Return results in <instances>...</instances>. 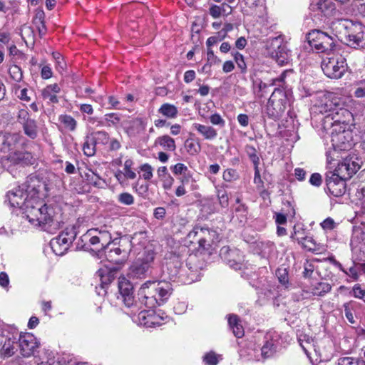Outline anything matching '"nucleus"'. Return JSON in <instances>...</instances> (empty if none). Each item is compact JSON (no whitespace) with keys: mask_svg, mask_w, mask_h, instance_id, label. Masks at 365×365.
<instances>
[{"mask_svg":"<svg viewBox=\"0 0 365 365\" xmlns=\"http://www.w3.org/2000/svg\"><path fill=\"white\" fill-rule=\"evenodd\" d=\"M324 73L330 78H340L345 73L347 67L344 58H326L321 65Z\"/></svg>","mask_w":365,"mask_h":365,"instance_id":"1a4fd4ad","label":"nucleus"},{"mask_svg":"<svg viewBox=\"0 0 365 365\" xmlns=\"http://www.w3.org/2000/svg\"><path fill=\"white\" fill-rule=\"evenodd\" d=\"M209 13L214 19H217L222 15V7L217 5H212L209 9Z\"/></svg>","mask_w":365,"mask_h":365,"instance_id":"338daca9","label":"nucleus"},{"mask_svg":"<svg viewBox=\"0 0 365 365\" xmlns=\"http://www.w3.org/2000/svg\"><path fill=\"white\" fill-rule=\"evenodd\" d=\"M344 43L347 46L358 48L365 46V26L358 22H353Z\"/></svg>","mask_w":365,"mask_h":365,"instance_id":"ddd939ff","label":"nucleus"},{"mask_svg":"<svg viewBox=\"0 0 365 365\" xmlns=\"http://www.w3.org/2000/svg\"><path fill=\"white\" fill-rule=\"evenodd\" d=\"M138 320L140 324L146 327H155L160 326L163 318L160 314L154 312L151 309L142 310L138 313Z\"/></svg>","mask_w":365,"mask_h":365,"instance_id":"412c9836","label":"nucleus"},{"mask_svg":"<svg viewBox=\"0 0 365 365\" xmlns=\"http://www.w3.org/2000/svg\"><path fill=\"white\" fill-rule=\"evenodd\" d=\"M118 290L120 299L128 307H131L134 302L133 287L124 276L118 278Z\"/></svg>","mask_w":365,"mask_h":365,"instance_id":"6ab92c4d","label":"nucleus"},{"mask_svg":"<svg viewBox=\"0 0 365 365\" xmlns=\"http://www.w3.org/2000/svg\"><path fill=\"white\" fill-rule=\"evenodd\" d=\"M184 269H180L177 264L170 262L167 264L165 269H163V279L168 282H175L180 278Z\"/></svg>","mask_w":365,"mask_h":365,"instance_id":"cd10ccee","label":"nucleus"},{"mask_svg":"<svg viewBox=\"0 0 365 365\" xmlns=\"http://www.w3.org/2000/svg\"><path fill=\"white\" fill-rule=\"evenodd\" d=\"M185 241L189 245L197 244L199 250L208 251L220 238L217 231L197 226L187 234Z\"/></svg>","mask_w":365,"mask_h":365,"instance_id":"7ed1b4c3","label":"nucleus"},{"mask_svg":"<svg viewBox=\"0 0 365 365\" xmlns=\"http://www.w3.org/2000/svg\"><path fill=\"white\" fill-rule=\"evenodd\" d=\"M353 235L355 237L359 238L365 245V222H362L353 230Z\"/></svg>","mask_w":365,"mask_h":365,"instance_id":"09e8293b","label":"nucleus"},{"mask_svg":"<svg viewBox=\"0 0 365 365\" xmlns=\"http://www.w3.org/2000/svg\"><path fill=\"white\" fill-rule=\"evenodd\" d=\"M119 247H112L109 251L105 250L106 257L110 262L122 266L127 261L130 252L131 242L128 238L120 239L118 242Z\"/></svg>","mask_w":365,"mask_h":365,"instance_id":"6e6552de","label":"nucleus"},{"mask_svg":"<svg viewBox=\"0 0 365 365\" xmlns=\"http://www.w3.org/2000/svg\"><path fill=\"white\" fill-rule=\"evenodd\" d=\"M359 168V164L354 160L353 158L346 157L341 163L338 164L337 168L334 172L339 175L341 178L349 180Z\"/></svg>","mask_w":365,"mask_h":365,"instance_id":"a211bd4d","label":"nucleus"},{"mask_svg":"<svg viewBox=\"0 0 365 365\" xmlns=\"http://www.w3.org/2000/svg\"><path fill=\"white\" fill-rule=\"evenodd\" d=\"M203 361L207 365H217L218 363L217 355L215 352L210 351L204 356Z\"/></svg>","mask_w":365,"mask_h":365,"instance_id":"13d9d810","label":"nucleus"},{"mask_svg":"<svg viewBox=\"0 0 365 365\" xmlns=\"http://www.w3.org/2000/svg\"><path fill=\"white\" fill-rule=\"evenodd\" d=\"M220 255L230 267L236 270L241 269L242 260L238 250H231L229 247L225 246L221 248Z\"/></svg>","mask_w":365,"mask_h":365,"instance_id":"aec40b11","label":"nucleus"},{"mask_svg":"<svg viewBox=\"0 0 365 365\" xmlns=\"http://www.w3.org/2000/svg\"><path fill=\"white\" fill-rule=\"evenodd\" d=\"M155 143L159 144L167 150L174 151L176 149L175 140L168 135L158 137L155 140Z\"/></svg>","mask_w":365,"mask_h":365,"instance_id":"f704fd0d","label":"nucleus"},{"mask_svg":"<svg viewBox=\"0 0 365 365\" xmlns=\"http://www.w3.org/2000/svg\"><path fill=\"white\" fill-rule=\"evenodd\" d=\"M86 177L88 182L95 187H102L103 185L105 183L101 178L92 170H90L89 173H86Z\"/></svg>","mask_w":365,"mask_h":365,"instance_id":"79ce46f5","label":"nucleus"},{"mask_svg":"<svg viewBox=\"0 0 365 365\" xmlns=\"http://www.w3.org/2000/svg\"><path fill=\"white\" fill-rule=\"evenodd\" d=\"M338 365H363V360L352 357H344L339 359Z\"/></svg>","mask_w":365,"mask_h":365,"instance_id":"6e6d98bb","label":"nucleus"},{"mask_svg":"<svg viewBox=\"0 0 365 365\" xmlns=\"http://www.w3.org/2000/svg\"><path fill=\"white\" fill-rule=\"evenodd\" d=\"M276 351V347L272 341H267L261 349L262 356L264 358L272 356Z\"/></svg>","mask_w":365,"mask_h":365,"instance_id":"c03bdc74","label":"nucleus"},{"mask_svg":"<svg viewBox=\"0 0 365 365\" xmlns=\"http://www.w3.org/2000/svg\"><path fill=\"white\" fill-rule=\"evenodd\" d=\"M228 324L230 329H232V332L236 337L241 338L244 336V329L237 315H228Z\"/></svg>","mask_w":365,"mask_h":365,"instance_id":"7c9ffc66","label":"nucleus"},{"mask_svg":"<svg viewBox=\"0 0 365 365\" xmlns=\"http://www.w3.org/2000/svg\"><path fill=\"white\" fill-rule=\"evenodd\" d=\"M9 73L11 78L16 82H19L22 79V71L21 68L16 65L10 66L9 69Z\"/></svg>","mask_w":365,"mask_h":365,"instance_id":"49530a36","label":"nucleus"},{"mask_svg":"<svg viewBox=\"0 0 365 365\" xmlns=\"http://www.w3.org/2000/svg\"><path fill=\"white\" fill-rule=\"evenodd\" d=\"M239 178V174L235 169L228 168L223 172L222 178L226 182H231L237 180Z\"/></svg>","mask_w":365,"mask_h":365,"instance_id":"a18cd8bd","label":"nucleus"},{"mask_svg":"<svg viewBox=\"0 0 365 365\" xmlns=\"http://www.w3.org/2000/svg\"><path fill=\"white\" fill-rule=\"evenodd\" d=\"M158 112L168 118H175L178 114V108L173 104L166 103L161 105Z\"/></svg>","mask_w":365,"mask_h":365,"instance_id":"473e14b6","label":"nucleus"},{"mask_svg":"<svg viewBox=\"0 0 365 365\" xmlns=\"http://www.w3.org/2000/svg\"><path fill=\"white\" fill-rule=\"evenodd\" d=\"M331 289V286L328 282H317L310 287L311 293L314 296L323 297L329 293Z\"/></svg>","mask_w":365,"mask_h":365,"instance_id":"2f4dec72","label":"nucleus"},{"mask_svg":"<svg viewBox=\"0 0 365 365\" xmlns=\"http://www.w3.org/2000/svg\"><path fill=\"white\" fill-rule=\"evenodd\" d=\"M192 128L196 130L205 140H212L217 135V130L212 126L194 123Z\"/></svg>","mask_w":365,"mask_h":365,"instance_id":"c756f323","label":"nucleus"},{"mask_svg":"<svg viewBox=\"0 0 365 365\" xmlns=\"http://www.w3.org/2000/svg\"><path fill=\"white\" fill-rule=\"evenodd\" d=\"M210 121L214 125H218L223 128L225 125V121L218 113H214L210 116Z\"/></svg>","mask_w":365,"mask_h":365,"instance_id":"052dcab7","label":"nucleus"},{"mask_svg":"<svg viewBox=\"0 0 365 365\" xmlns=\"http://www.w3.org/2000/svg\"><path fill=\"white\" fill-rule=\"evenodd\" d=\"M331 124V141L334 150H345L349 149L352 145L350 132L338 124Z\"/></svg>","mask_w":365,"mask_h":365,"instance_id":"9b49d317","label":"nucleus"},{"mask_svg":"<svg viewBox=\"0 0 365 365\" xmlns=\"http://www.w3.org/2000/svg\"><path fill=\"white\" fill-rule=\"evenodd\" d=\"M170 169L175 175L185 174V172L187 171V167L183 163H177L172 166Z\"/></svg>","mask_w":365,"mask_h":365,"instance_id":"0e129e2a","label":"nucleus"},{"mask_svg":"<svg viewBox=\"0 0 365 365\" xmlns=\"http://www.w3.org/2000/svg\"><path fill=\"white\" fill-rule=\"evenodd\" d=\"M352 24L353 21L347 19H337L331 22L330 28L334 33V36L344 42Z\"/></svg>","mask_w":365,"mask_h":365,"instance_id":"5701e85b","label":"nucleus"},{"mask_svg":"<svg viewBox=\"0 0 365 365\" xmlns=\"http://www.w3.org/2000/svg\"><path fill=\"white\" fill-rule=\"evenodd\" d=\"M51 355V353L48 354L46 361H42L41 363H38V365H88L86 363L83 362L74 363L56 360L55 357Z\"/></svg>","mask_w":365,"mask_h":365,"instance_id":"58836bf2","label":"nucleus"},{"mask_svg":"<svg viewBox=\"0 0 365 365\" xmlns=\"http://www.w3.org/2000/svg\"><path fill=\"white\" fill-rule=\"evenodd\" d=\"M276 275L282 284L287 285L288 284V273L286 269H278L276 272Z\"/></svg>","mask_w":365,"mask_h":365,"instance_id":"680f3d73","label":"nucleus"},{"mask_svg":"<svg viewBox=\"0 0 365 365\" xmlns=\"http://www.w3.org/2000/svg\"><path fill=\"white\" fill-rule=\"evenodd\" d=\"M118 200L123 205H130L134 202V197L128 192H123L118 195Z\"/></svg>","mask_w":365,"mask_h":365,"instance_id":"864d4df0","label":"nucleus"},{"mask_svg":"<svg viewBox=\"0 0 365 365\" xmlns=\"http://www.w3.org/2000/svg\"><path fill=\"white\" fill-rule=\"evenodd\" d=\"M245 150H246V153H247V155L249 156L250 160L254 164V166L259 165V158L257 154L256 149L252 145H247Z\"/></svg>","mask_w":365,"mask_h":365,"instance_id":"3c124183","label":"nucleus"},{"mask_svg":"<svg viewBox=\"0 0 365 365\" xmlns=\"http://www.w3.org/2000/svg\"><path fill=\"white\" fill-rule=\"evenodd\" d=\"M76 237L74 227H68L50 242L51 249L56 255L61 256L68 250Z\"/></svg>","mask_w":365,"mask_h":365,"instance_id":"9d476101","label":"nucleus"},{"mask_svg":"<svg viewBox=\"0 0 365 365\" xmlns=\"http://www.w3.org/2000/svg\"><path fill=\"white\" fill-rule=\"evenodd\" d=\"M17 346L19 347L21 355L24 357L31 356L38 347L36 337L30 333L17 334Z\"/></svg>","mask_w":365,"mask_h":365,"instance_id":"f3484780","label":"nucleus"},{"mask_svg":"<svg viewBox=\"0 0 365 365\" xmlns=\"http://www.w3.org/2000/svg\"><path fill=\"white\" fill-rule=\"evenodd\" d=\"M163 182V187L165 190H170L174 182V178L169 174L168 175H165L164 178L160 179Z\"/></svg>","mask_w":365,"mask_h":365,"instance_id":"69168bd1","label":"nucleus"},{"mask_svg":"<svg viewBox=\"0 0 365 365\" xmlns=\"http://www.w3.org/2000/svg\"><path fill=\"white\" fill-rule=\"evenodd\" d=\"M299 342L304 353L309 356L310 351L313 349L316 351L315 344L314 342V339L312 336L308 335H301L299 338Z\"/></svg>","mask_w":365,"mask_h":365,"instance_id":"72a5a7b5","label":"nucleus"},{"mask_svg":"<svg viewBox=\"0 0 365 365\" xmlns=\"http://www.w3.org/2000/svg\"><path fill=\"white\" fill-rule=\"evenodd\" d=\"M232 55L233 56L237 66L241 70V72L245 73L247 71V65L245 63L244 56L238 51L232 52Z\"/></svg>","mask_w":365,"mask_h":365,"instance_id":"de8ad7c7","label":"nucleus"},{"mask_svg":"<svg viewBox=\"0 0 365 365\" xmlns=\"http://www.w3.org/2000/svg\"><path fill=\"white\" fill-rule=\"evenodd\" d=\"M155 290L157 296L158 306H160L170 296L173 287L169 282L163 279L155 282Z\"/></svg>","mask_w":365,"mask_h":365,"instance_id":"393cba45","label":"nucleus"},{"mask_svg":"<svg viewBox=\"0 0 365 365\" xmlns=\"http://www.w3.org/2000/svg\"><path fill=\"white\" fill-rule=\"evenodd\" d=\"M307 41L312 48L318 53H328L335 46L334 38L320 30H312L307 36Z\"/></svg>","mask_w":365,"mask_h":365,"instance_id":"0eeeda50","label":"nucleus"},{"mask_svg":"<svg viewBox=\"0 0 365 365\" xmlns=\"http://www.w3.org/2000/svg\"><path fill=\"white\" fill-rule=\"evenodd\" d=\"M155 253L151 246H146L135 262L130 267L128 275L132 279H143L148 275Z\"/></svg>","mask_w":365,"mask_h":365,"instance_id":"39448f33","label":"nucleus"},{"mask_svg":"<svg viewBox=\"0 0 365 365\" xmlns=\"http://www.w3.org/2000/svg\"><path fill=\"white\" fill-rule=\"evenodd\" d=\"M17 351V333L0 331V358L5 359Z\"/></svg>","mask_w":365,"mask_h":365,"instance_id":"f8f14e48","label":"nucleus"},{"mask_svg":"<svg viewBox=\"0 0 365 365\" xmlns=\"http://www.w3.org/2000/svg\"><path fill=\"white\" fill-rule=\"evenodd\" d=\"M140 171L143 173L142 176L145 180H149L153 178V169L150 164L145 163L140 167Z\"/></svg>","mask_w":365,"mask_h":365,"instance_id":"603ef678","label":"nucleus"},{"mask_svg":"<svg viewBox=\"0 0 365 365\" xmlns=\"http://www.w3.org/2000/svg\"><path fill=\"white\" fill-rule=\"evenodd\" d=\"M145 130V123L142 118H137L129 122L126 133L130 138H135L143 134Z\"/></svg>","mask_w":365,"mask_h":365,"instance_id":"bb28decb","label":"nucleus"},{"mask_svg":"<svg viewBox=\"0 0 365 365\" xmlns=\"http://www.w3.org/2000/svg\"><path fill=\"white\" fill-rule=\"evenodd\" d=\"M356 88L354 91V96L356 98L365 97V79L356 82Z\"/></svg>","mask_w":365,"mask_h":365,"instance_id":"4d7b16f0","label":"nucleus"},{"mask_svg":"<svg viewBox=\"0 0 365 365\" xmlns=\"http://www.w3.org/2000/svg\"><path fill=\"white\" fill-rule=\"evenodd\" d=\"M96 277L99 278L101 284L107 285L110 284V279L108 276V266L101 267L96 273Z\"/></svg>","mask_w":365,"mask_h":365,"instance_id":"37998d69","label":"nucleus"},{"mask_svg":"<svg viewBox=\"0 0 365 365\" xmlns=\"http://www.w3.org/2000/svg\"><path fill=\"white\" fill-rule=\"evenodd\" d=\"M93 139L96 144L106 145L109 143L110 136L104 130H98L92 133Z\"/></svg>","mask_w":365,"mask_h":365,"instance_id":"a19ab883","label":"nucleus"},{"mask_svg":"<svg viewBox=\"0 0 365 365\" xmlns=\"http://www.w3.org/2000/svg\"><path fill=\"white\" fill-rule=\"evenodd\" d=\"M314 270V266L313 263L309 260H307L304 264V272L303 276L304 277H310Z\"/></svg>","mask_w":365,"mask_h":365,"instance_id":"e2e57ef3","label":"nucleus"},{"mask_svg":"<svg viewBox=\"0 0 365 365\" xmlns=\"http://www.w3.org/2000/svg\"><path fill=\"white\" fill-rule=\"evenodd\" d=\"M58 120L62 123L64 128L70 131H75L77 127V121L69 115H61L58 118Z\"/></svg>","mask_w":365,"mask_h":365,"instance_id":"e433bc0d","label":"nucleus"},{"mask_svg":"<svg viewBox=\"0 0 365 365\" xmlns=\"http://www.w3.org/2000/svg\"><path fill=\"white\" fill-rule=\"evenodd\" d=\"M41 185L38 178L30 175L21 186L7 192L6 202L12 207L23 210L24 217L31 225L41 226L48 232L55 233L63 222L53 209L41 200L38 192Z\"/></svg>","mask_w":365,"mask_h":365,"instance_id":"f257e3e1","label":"nucleus"},{"mask_svg":"<svg viewBox=\"0 0 365 365\" xmlns=\"http://www.w3.org/2000/svg\"><path fill=\"white\" fill-rule=\"evenodd\" d=\"M6 160L14 165H27L33 164L34 159L29 152L14 151L9 153L6 156Z\"/></svg>","mask_w":365,"mask_h":365,"instance_id":"b1692460","label":"nucleus"},{"mask_svg":"<svg viewBox=\"0 0 365 365\" xmlns=\"http://www.w3.org/2000/svg\"><path fill=\"white\" fill-rule=\"evenodd\" d=\"M287 104L286 93L282 89L275 88L267 102L264 113L269 118L278 119L284 113Z\"/></svg>","mask_w":365,"mask_h":365,"instance_id":"423d86ee","label":"nucleus"},{"mask_svg":"<svg viewBox=\"0 0 365 365\" xmlns=\"http://www.w3.org/2000/svg\"><path fill=\"white\" fill-rule=\"evenodd\" d=\"M96 145L94 140L89 136L86 137L85 142L83 145V150L86 155L88 157L93 156L96 153Z\"/></svg>","mask_w":365,"mask_h":365,"instance_id":"ea45409f","label":"nucleus"},{"mask_svg":"<svg viewBox=\"0 0 365 365\" xmlns=\"http://www.w3.org/2000/svg\"><path fill=\"white\" fill-rule=\"evenodd\" d=\"M17 122L21 125L24 134L31 139L38 136V125L36 121L31 118L30 113L26 109H21L17 115Z\"/></svg>","mask_w":365,"mask_h":365,"instance_id":"2eb2a0df","label":"nucleus"},{"mask_svg":"<svg viewBox=\"0 0 365 365\" xmlns=\"http://www.w3.org/2000/svg\"><path fill=\"white\" fill-rule=\"evenodd\" d=\"M155 282L147 281L138 290V297L141 304L145 307L153 309L158 306L155 293Z\"/></svg>","mask_w":365,"mask_h":365,"instance_id":"4468645a","label":"nucleus"},{"mask_svg":"<svg viewBox=\"0 0 365 365\" xmlns=\"http://www.w3.org/2000/svg\"><path fill=\"white\" fill-rule=\"evenodd\" d=\"M335 4L331 0H313L310 4L312 11L320 13L324 16H330L335 11Z\"/></svg>","mask_w":365,"mask_h":365,"instance_id":"a878e982","label":"nucleus"},{"mask_svg":"<svg viewBox=\"0 0 365 365\" xmlns=\"http://www.w3.org/2000/svg\"><path fill=\"white\" fill-rule=\"evenodd\" d=\"M317 112L322 115H326V118L329 117L334 120V123H339L341 120L340 115H349V112L340 106L339 99L333 97L331 95H323L319 103L315 106Z\"/></svg>","mask_w":365,"mask_h":365,"instance_id":"20e7f679","label":"nucleus"},{"mask_svg":"<svg viewBox=\"0 0 365 365\" xmlns=\"http://www.w3.org/2000/svg\"><path fill=\"white\" fill-rule=\"evenodd\" d=\"M207 62L212 65L219 63L220 62V60L214 54L213 51L210 48L207 49Z\"/></svg>","mask_w":365,"mask_h":365,"instance_id":"774afa93","label":"nucleus"},{"mask_svg":"<svg viewBox=\"0 0 365 365\" xmlns=\"http://www.w3.org/2000/svg\"><path fill=\"white\" fill-rule=\"evenodd\" d=\"M185 148L187 152L191 155L198 154L201 150V145L199 142L195 141L194 139L190 138L185 142Z\"/></svg>","mask_w":365,"mask_h":365,"instance_id":"4c0bfd02","label":"nucleus"},{"mask_svg":"<svg viewBox=\"0 0 365 365\" xmlns=\"http://www.w3.org/2000/svg\"><path fill=\"white\" fill-rule=\"evenodd\" d=\"M21 136L18 133H0V151L13 152L19 144Z\"/></svg>","mask_w":365,"mask_h":365,"instance_id":"4be33fe9","label":"nucleus"},{"mask_svg":"<svg viewBox=\"0 0 365 365\" xmlns=\"http://www.w3.org/2000/svg\"><path fill=\"white\" fill-rule=\"evenodd\" d=\"M217 196L220 206L227 208L229 205V197L227 192L225 190H217Z\"/></svg>","mask_w":365,"mask_h":365,"instance_id":"8fccbe9b","label":"nucleus"},{"mask_svg":"<svg viewBox=\"0 0 365 365\" xmlns=\"http://www.w3.org/2000/svg\"><path fill=\"white\" fill-rule=\"evenodd\" d=\"M104 118H105V120L107 123L108 126L115 125L120 120V115L117 113H113L106 114L104 115Z\"/></svg>","mask_w":365,"mask_h":365,"instance_id":"5fc2aeb1","label":"nucleus"},{"mask_svg":"<svg viewBox=\"0 0 365 365\" xmlns=\"http://www.w3.org/2000/svg\"><path fill=\"white\" fill-rule=\"evenodd\" d=\"M352 294L354 297L365 301V289H363L360 284H356L353 287Z\"/></svg>","mask_w":365,"mask_h":365,"instance_id":"bf43d9fd","label":"nucleus"},{"mask_svg":"<svg viewBox=\"0 0 365 365\" xmlns=\"http://www.w3.org/2000/svg\"><path fill=\"white\" fill-rule=\"evenodd\" d=\"M60 92V87L57 83L47 86L42 90L41 94L45 100H48L50 103H56L58 100L56 94Z\"/></svg>","mask_w":365,"mask_h":365,"instance_id":"c85d7f7f","label":"nucleus"},{"mask_svg":"<svg viewBox=\"0 0 365 365\" xmlns=\"http://www.w3.org/2000/svg\"><path fill=\"white\" fill-rule=\"evenodd\" d=\"M346 180L334 172H328L326 175V185L330 195L334 197L342 196L346 192Z\"/></svg>","mask_w":365,"mask_h":365,"instance_id":"dca6fc26","label":"nucleus"},{"mask_svg":"<svg viewBox=\"0 0 365 365\" xmlns=\"http://www.w3.org/2000/svg\"><path fill=\"white\" fill-rule=\"evenodd\" d=\"M111 244V235L106 230H90L81 236L77 243V249L91 250L93 246L98 251L106 250Z\"/></svg>","mask_w":365,"mask_h":365,"instance_id":"f03ea898","label":"nucleus"},{"mask_svg":"<svg viewBox=\"0 0 365 365\" xmlns=\"http://www.w3.org/2000/svg\"><path fill=\"white\" fill-rule=\"evenodd\" d=\"M44 19L45 14L42 11H38L34 18V24L36 25L41 36L46 33Z\"/></svg>","mask_w":365,"mask_h":365,"instance_id":"c9c22d12","label":"nucleus"}]
</instances>
